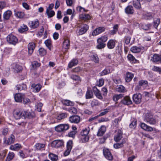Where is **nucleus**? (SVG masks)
Segmentation results:
<instances>
[{"label":"nucleus","instance_id":"1","mask_svg":"<svg viewBox=\"0 0 161 161\" xmlns=\"http://www.w3.org/2000/svg\"><path fill=\"white\" fill-rule=\"evenodd\" d=\"M144 120L152 125H156L158 123V120L150 112L146 113L144 116Z\"/></svg>","mask_w":161,"mask_h":161},{"label":"nucleus","instance_id":"12","mask_svg":"<svg viewBox=\"0 0 161 161\" xmlns=\"http://www.w3.org/2000/svg\"><path fill=\"white\" fill-rule=\"evenodd\" d=\"M142 98V95L140 93L135 94L133 96L134 101L137 104H139L141 102Z\"/></svg>","mask_w":161,"mask_h":161},{"label":"nucleus","instance_id":"30","mask_svg":"<svg viewBox=\"0 0 161 161\" xmlns=\"http://www.w3.org/2000/svg\"><path fill=\"white\" fill-rule=\"evenodd\" d=\"M119 26L118 25L115 24L113 27V30L110 31L109 33L111 35H113L116 34L118 30Z\"/></svg>","mask_w":161,"mask_h":161},{"label":"nucleus","instance_id":"7","mask_svg":"<svg viewBox=\"0 0 161 161\" xmlns=\"http://www.w3.org/2000/svg\"><path fill=\"white\" fill-rule=\"evenodd\" d=\"M73 147V142L69 140L67 143V149L65 151L64 155L65 156L68 155L70 153Z\"/></svg>","mask_w":161,"mask_h":161},{"label":"nucleus","instance_id":"49","mask_svg":"<svg viewBox=\"0 0 161 161\" xmlns=\"http://www.w3.org/2000/svg\"><path fill=\"white\" fill-rule=\"evenodd\" d=\"M44 43L47 48L50 50H51L52 46L51 41L50 39H47L44 42Z\"/></svg>","mask_w":161,"mask_h":161},{"label":"nucleus","instance_id":"10","mask_svg":"<svg viewBox=\"0 0 161 161\" xmlns=\"http://www.w3.org/2000/svg\"><path fill=\"white\" fill-rule=\"evenodd\" d=\"M140 127L142 129L148 131H152L155 130V128H153L152 127L147 125L144 123H141L140 125Z\"/></svg>","mask_w":161,"mask_h":161},{"label":"nucleus","instance_id":"54","mask_svg":"<svg viewBox=\"0 0 161 161\" xmlns=\"http://www.w3.org/2000/svg\"><path fill=\"white\" fill-rule=\"evenodd\" d=\"M116 90L120 92H124L125 91V88L123 86L120 85L117 88Z\"/></svg>","mask_w":161,"mask_h":161},{"label":"nucleus","instance_id":"47","mask_svg":"<svg viewBox=\"0 0 161 161\" xmlns=\"http://www.w3.org/2000/svg\"><path fill=\"white\" fill-rule=\"evenodd\" d=\"M136 120L134 119L129 125L130 128L132 129H135L136 126Z\"/></svg>","mask_w":161,"mask_h":161},{"label":"nucleus","instance_id":"37","mask_svg":"<svg viewBox=\"0 0 161 161\" xmlns=\"http://www.w3.org/2000/svg\"><path fill=\"white\" fill-rule=\"evenodd\" d=\"M133 5L134 7L137 9L141 8V5L140 2L137 0H134L133 2Z\"/></svg>","mask_w":161,"mask_h":161},{"label":"nucleus","instance_id":"6","mask_svg":"<svg viewBox=\"0 0 161 161\" xmlns=\"http://www.w3.org/2000/svg\"><path fill=\"white\" fill-rule=\"evenodd\" d=\"M80 28L78 33L79 35H82L85 33L89 29V26L86 24H82L79 25Z\"/></svg>","mask_w":161,"mask_h":161},{"label":"nucleus","instance_id":"31","mask_svg":"<svg viewBox=\"0 0 161 161\" xmlns=\"http://www.w3.org/2000/svg\"><path fill=\"white\" fill-rule=\"evenodd\" d=\"M35 146L37 150H43L45 149V144H44L37 143L36 144Z\"/></svg>","mask_w":161,"mask_h":161},{"label":"nucleus","instance_id":"32","mask_svg":"<svg viewBox=\"0 0 161 161\" xmlns=\"http://www.w3.org/2000/svg\"><path fill=\"white\" fill-rule=\"evenodd\" d=\"M24 116V118H31L35 116V114L33 112H28L25 111V114Z\"/></svg>","mask_w":161,"mask_h":161},{"label":"nucleus","instance_id":"62","mask_svg":"<svg viewBox=\"0 0 161 161\" xmlns=\"http://www.w3.org/2000/svg\"><path fill=\"white\" fill-rule=\"evenodd\" d=\"M23 103L24 104H29L31 103V101L28 98L25 97L23 98Z\"/></svg>","mask_w":161,"mask_h":161},{"label":"nucleus","instance_id":"26","mask_svg":"<svg viewBox=\"0 0 161 161\" xmlns=\"http://www.w3.org/2000/svg\"><path fill=\"white\" fill-rule=\"evenodd\" d=\"M108 39V37L105 36H102L97 39V42L98 43H104L107 41Z\"/></svg>","mask_w":161,"mask_h":161},{"label":"nucleus","instance_id":"41","mask_svg":"<svg viewBox=\"0 0 161 161\" xmlns=\"http://www.w3.org/2000/svg\"><path fill=\"white\" fill-rule=\"evenodd\" d=\"M144 18L146 19H149L153 18L152 14L151 13L146 12L143 14Z\"/></svg>","mask_w":161,"mask_h":161},{"label":"nucleus","instance_id":"14","mask_svg":"<svg viewBox=\"0 0 161 161\" xmlns=\"http://www.w3.org/2000/svg\"><path fill=\"white\" fill-rule=\"evenodd\" d=\"M105 30V28L104 27H100L96 28L93 31L92 35L93 36H96L102 32H104Z\"/></svg>","mask_w":161,"mask_h":161},{"label":"nucleus","instance_id":"57","mask_svg":"<svg viewBox=\"0 0 161 161\" xmlns=\"http://www.w3.org/2000/svg\"><path fill=\"white\" fill-rule=\"evenodd\" d=\"M14 66H13V68L17 72H19L22 70V68L20 66L17 64H15L14 65Z\"/></svg>","mask_w":161,"mask_h":161},{"label":"nucleus","instance_id":"59","mask_svg":"<svg viewBox=\"0 0 161 161\" xmlns=\"http://www.w3.org/2000/svg\"><path fill=\"white\" fill-rule=\"evenodd\" d=\"M14 156V153H9L7 157L6 161H10L12 159Z\"/></svg>","mask_w":161,"mask_h":161},{"label":"nucleus","instance_id":"34","mask_svg":"<svg viewBox=\"0 0 161 161\" xmlns=\"http://www.w3.org/2000/svg\"><path fill=\"white\" fill-rule=\"evenodd\" d=\"M70 45V41L68 39H66L64 40L63 44V47L67 49L69 48Z\"/></svg>","mask_w":161,"mask_h":161},{"label":"nucleus","instance_id":"18","mask_svg":"<svg viewBox=\"0 0 161 161\" xmlns=\"http://www.w3.org/2000/svg\"><path fill=\"white\" fill-rule=\"evenodd\" d=\"M122 130L119 129L117 134L114 137V140L116 142L119 141L122 138Z\"/></svg>","mask_w":161,"mask_h":161},{"label":"nucleus","instance_id":"4","mask_svg":"<svg viewBox=\"0 0 161 161\" xmlns=\"http://www.w3.org/2000/svg\"><path fill=\"white\" fill-rule=\"evenodd\" d=\"M7 41L9 43L15 45L18 42V40L16 36L11 34L7 36Z\"/></svg>","mask_w":161,"mask_h":161},{"label":"nucleus","instance_id":"53","mask_svg":"<svg viewBox=\"0 0 161 161\" xmlns=\"http://www.w3.org/2000/svg\"><path fill=\"white\" fill-rule=\"evenodd\" d=\"M62 103L64 105L67 106L72 105L73 103L69 100H64L62 101Z\"/></svg>","mask_w":161,"mask_h":161},{"label":"nucleus","instance_id":"39","mask_svg":"<svg viewBox=\"0 0 161 161\" xmlns=\"http://www.w3.org/2000/svg\"><path fill=\"white\" fill-rule=\"evenodd\" d=\"M15 15L19 18H22L25 16V14L21 11H15Z\"/></svg>","mask_w":161,"mask_h":161},{"label":"nucleus","instance_id":"61","mask_svg":"<svg viewBox=\"0 0 161 161\" xmlns=\"http://www.w3.org/2000/svg\"><path fill=\"white\" fill-rule=\"evenodd\" d=\"M152 70L158 72L159 74H161V68L160 67L154 66L152 68Z\"/></svg>","mask_w":161,"mask_h":161},{"label":"nucleus","instance_id":"48","mask_svg":"<svg viewBox=\"0 0 161 161\" xmlns=\"http://www.w3.org/2000/svg\"><path fill=\"white\" fill-rule=\"evenodd\" d=\"M123 96V95L121 94L119 95H115L113 96V99L115 102H116L119 99L122 98Z\"/></svg>","mask_w":161,"mask_h":161},{"label":"nucleus","instance_id":"15","mask_svg":"<svg viewBox=\"0 0 161 161\" xmlns=\"http://www.w3.org/2000/svg\"><path fill=\"white\" fill-rule=\"evenodd\" d=\"M80 118L78 115H74L70 116L69 118V121L72 123L77 124L80 121Z\"/></svg>","mask_w":161,"mask_h":161},{"label":"nucleus","instance_id":"55","mask_svg":"<svg viewBox=\"0 0 161 161\" xmlns=\"http://www.w3.org/2000/svg\"><path fill=\"white\" fill-rule=\"evenodd\" d=\"M160 23V19L158 18L155 19L153 22V26L157 28L158 26Z\"/></svg>","mask_w":161,"mask_h":161},{"label":"nucleus","instance_id":"52","mask_svg":"<svg viewBox=\"0 0 161 161\" xmlns=\"http://www.w3.org/2000/svg\"><path fill=\"white\" fill-rule=\"evenodd\" d=\"M46 13L48 18L53 17L55 14V12L53 10H48V9H47Z\"/></svg>","mask_w":161,"mask_h":161},{"label":"nucleus","instance_id":"46","mask_svg":"<svg viewBox=\"0 0 161 161\" xmlns=\"http://www.w3.org/2000/svg\"><path fill=\"white\" fill-rule=\"evenodd\" d=\"M67 110L70 113L73 114H76L77 112V109L73 107H71L67 109Z\"/></svg>","mask_w":161,"mask_h":161},{"label":"nucleus","instance_id":"22","mask_svg":"<svg viewBox=\"0 0 161 161\" xmlns=\"http://www.w3.org/2000/svg\"><path fill=\"white\" fill-rule=\"evenodd\" d=\"M126 13L128 14H132L134 13V9L133 7L129 5L125 9Z\"/></svg>","mask_w":161,"mask_h":161},{"label":"nucleus","instance_id":"58","mask_svg":"<svg viewBox=\"0 0 161 161\" xmlns=\"http://www.w3.org/2000/svg\"><path fill=\"white\" fill-rule=\"evenodd\" d=\"M31 65L33 69H35L37 67H39L40 66V64L36 61L32 62Z\"/></svg>","mask_w":161,"mask_h":161},{"label":"nucleus","instance_id":"2","mask_svg":"<svg viewBox=\"0 0 161 161\" xmlns=\"http://www.w3.org/2000/svg\"><path fill=\"white\" fill-rule=\"evenodd\" d=\"M25 114V111L22 109H17L14 110L13 115L16 119H19L24 118Z\"/></svg>","mask_w":161,"mask_h":161},{"label":"nucleus","instance_id":"19","mask_svg":"<svg viewBox=\"0 0 161 161\" xmlns=\"http://www.w3.org/2000/svg\"><path fill=\"white\" fill-rule=\"evenodd\" d=\"M15 140V137L14 135L11 134L9 138L4 141V143L7 144L9 145L14 142Z\"/></svg>","mask_w":161,"mask_h":161},{"label":"nucleus","instance_id":"21","mask_svg":"<svg viewBox=\"0 0 161 161\" xmlns=\"http://www.w3.org/2000/svg\"><path fill=\"white\" fill-rule=\"evenodd\" d=\"M106 130V128L104 126H102L99 129L97 134L98 136H102L103 135Z\"/></svg>","mask_w":161,"mask_h":161},{"label":"nucleus","instance_id":"5","mask_svg":"<svg viewBox=\"0 0 161 161\" xmlns=\"http://www.w3.org/2000/svg\"><path fill=\"white\" fill-rule=\"evenodd\" d=\"M69 128V125L67 124L59 125L55 127V130L58 132L63 131L67 130Z\"/></svg>","mask_w":161,"mask_h":161},{"label":"nucleus","instance_id":"8","mask_svg":"<svg viewBox=\"0 0 161 161\" xmlns=\"http://www.w3.org/2000/svg\"><path fill=\"white\" fill-rule=\"evenodd\" d=\"M25 97V95L21 93H16L14 96V99L16 102L21 103L23 98Z\"/></svg>","mask_w":161,"mask_h":161},{"label":"nucleus","instance_id":"64","mask_svg":"<svg viewBox=\"0 0 161 161\" xmlns=\"http://www.w3.org/2000/svg\"><path fill=\"white\" fill-rule=\"evenodd\" d=\"M109 110V109L108 108L105 109L102 112L100 113L98 115L99 117L101 116L106 114L108 112Z\"/></svg>","mask_w":161,"mask_h":161},{"label":"nucleus","instance_id":"20","mask_svg":"<svg viewBox=\"0 0 161 161\" xmlns=\"http://www.w3.org/2000/svg\"><path fill=\"white\" fill-rule=\"evenodd\" d=\"M31 87L33 89V91L34 92H38L40 91L41 88L42 86L39 84H32Z\"/></svg>","mask_w":161,"mask_h":161},{"label":"nucleus","instance_id":"42","mask_svg":"<svg viewBox=\"0 0 161 161\" xmlns=\"http://www.w3.org/2000/svg\"><path fill=\"white\" fill-rule=\"evenodd\" d=\"M127 57L128 60L130 62L134 63H136V60L132 55L129 54L128 55Z\"/></svg>","mask_w":161,"mask_h":161},{"label":"nucleus","instance_id":"13","mask_svg":"<svg viewBox=\"0 0 161 161\" xmlns=\"http://www.w3.org/2000/svg\"><path fill=\"white\" fill-rule=\"evenodd\" d=\"M36 45L33 42H30L27 46L28 49V54L31 55L33 53L35 48Z\"/></svg>","mask_w":161,"mask_h":161},{"label":"nucleus","instance_id":"63","mask_svg":"<svg viewBox=\"0 0 161 161\" xmlns=\"http://www.w3.org/2000/svg\"><path fill=\"white\" fill-rule=\"evenodd\" d=\"M71 78L73 80H75L81 81L80 78L78 76L76 75H72L71 76Z\"/></svg>","mask_w":161,"mask_h":161},{"label":"nucleus","instance_id":"17","mask_svg":"<svg viewBox=\"0 0 161 161\" xmlns=\"http://www.w3.org/2000/svg\"><path fill=\"white\" fill-rule=\"evenodd\" d=\"M116 41L115 40L110 39L108 41L107 43L108 48L112 49L114 48L115 45Z\"/></svg>","mask_w":161,"mask_h":161},{"label":"nucleus","instance_id":"56","mask_svg":"<svg viewBox=\"0 0 161 161\" xmlns=\"http://www.w3.org/2000/svg\"><path fill=\"white\" fill-rule=\"evenodd\" d=\"M39 54L41 56H44L47 53V51L42 48H40L39 49Z\"/></svg>","mask_w":161,"mask_h":161},{"label":"nucleus","instance_id":"29","mask_svg":"<svg viewBox=\"0 0 161 161\" xmlns=\"http://www.w3.org/2000/svg\"><path fill=\"white\" fill-rule=\"evenodd\" d=\"M80 19L86 21L90 19H91V16L88 14H81L80 15Z\"/></svg>","mask_w":161,"mask_h":161},{"label":"nucleus","instance_id":"23","mask_svg":"<svg viewBox=\"0 0 161 161\" xmlns=\"http://www.w3.org/2000/svg\"><path fill=\"white\" fill-rule=\"evenodd\" d=\"M151 60L153 62H157L161 61V55L155 54L151 59Z\"/></svg>","mask_w":161,"mask_h":161},{"label":"nucleus","instance_id":"16","mask_svg":"<svg viewBox=\"0 0 161 161\" xmlns=\"http://www.w3.org/2000/svg\"><path fill=\"white\" fill-rule=\"evenodd\" d=\"M121 102L125 105H130L132 103L130 98L129 96L125 97L123 99L121 100Z\"/></svg>","mask_w":161,"mask_h":161},{"label":"nucleus","instance_id":"35","mask_svg":"<svg viewBox=\"0 0 161 161\" xmlns=\"http://www.w3.org/2000/svg\"><path fill=\"white\" fill-rule=\"evenodd\" d=\"M78 63V61L77 59H73L69 63V68H71L73 66L77 65Z\"/></svg>","mask_w":161,"mask_h":161},{"label":"nucleus","instance_id":"28","mask_svg":"<svg viewBox=\"0 0 161 161\" xmlns=\"http://www.w3.org/2000/svg\"><path fill=\"white\" fill-rule=\"evenodd\" d=\"M39 22L38 19H35L31 22L30 26L33 28H37L39 25Z\"/></svg>","mask_w":161,"mask_h":161},{"label":"nucleus","instance_id":"60","mask_svg":"<svg viewBox=\"0 0 161 161\" xmlns=\"http://www.w3.org/2000/svg\"><path fill=\"white\" fill-rule=\"evenodd\" d=\"M43 104L41 103H38L36 105V109L38 112H41V108L42 107Z\"/></svg>","mask_w":161,"mask_h":161},{"label":"nucleus","instance_id":"27","mask_svg":"<svg viewBox=\"0 0 161 161\" xmlns=\"http://www.w3.org/2000/svg\"><path fill=\"white\" fill-rule=\"evenodd\" d=\"M22 148L21 145L17 143L14 145H11L10 147V149L13 150H18Z\"/></svg>","mask_w":161,"mask_h":161},{"label":"nucleus","instance_id":"50","mask_svg":"<svg viewBox=\"0 0 161 161\" xmlns=\"http://www.w3.org/2000/svg\"><path fill=\"white\" fill-rule=\"evenodd\" d=\"M111 72L109 69H106L102 71L100 73V76H102L110 73Z\"/></svg>","mask_w":161,"mask_h":161},{"label":"nucleus","instance_id":"38","mask_svg":"<svg viewBox=\"0 0 161 161\" xmlns=\"http://www.w3.org/2000/svg\"><path fill=\"white\" fill-rule=\"evenodd\" d=\"M125 142V140L123 139L122 142L121 143L115 144L114 145V147L116 149H118L122 147L123 146V144Z\"/></svg>","mask_w":161,"mask_h":161},{"label":"nucleus","instance_id":"40","mask_svg":"<svg viewBox=\"0 0 161 161\" xmlns=\"http://www.w3.org/2000/svg\"><path fill=\"white\" fill-rule=\"evenodd\" d=\"M141 50L140 48L139 47L134 46L130 48V51L133 53H137L140 52Z\"/></svg>","mask_w":161,"mask_h":161},{"label":"nucleus","instance_id":"9","mask_svg":"<svg viewBox=\"0 0 161 161\" xmlns=\"http://www.w3.org/2000/svg\"><path fill=\"white\" fill-rule=\"evenodd\" d=\"M64 145V142L61 140H55L53 141L52 143L51 146L54 147H59Z\"/></svg>","mask_w":161,"mask_h":161},{"label":"nucleus","instance_id":"24","mask_svg":"<svg viewBox=\"0 0 161 161\" xmlns=\"http://www.w3.org/2000/svg\"><path fill=\"white\" fill-rule=\"evenodd\" d=\"M133 76L134 75L132 73L129 72H127L125 78L126 81L127 82L130 81L133 77Z\"/></svg>","mask_w":161,"mask_h":161},{"label":"nucleus","instance_id":"33","mask_svg":"<svg viewBox=\"0 0 161 161\" xmlns=\"http://www.w3.org/2000/svg\"><path fill=\"white\" fill-rule=\"evenodd\" d=\"M28 30L27 26L24 24L22 25L18 29V31L19 32L22 33Z\"/></svg>","mask_w":161,"mask_h":161},{"label":"nucleus","instance_id":"36","mask_svg":"<svg viewBox=\"0 0 161 161\" xmlns=\"http://www.w3.org/2000/svg\"><path fill=\"white\" fill-rule=\"evenodd\" d=\"M16 87L17 88L16 89L18 90L21 91L23 90H25L26 89V86L24 84L21 85H17Z\"/></svg>","mask_w":161,"mask_h":161},{"label":"nucleus","instance_id":"45","mask_svg":"<svg viewBox=\"0 0 161 161\" xmlns=\"http://www.w3.org/2000/svg\"><path fill=\"white\" fill-rule=\"evenodd\" d=\"M67 117V114L66 113L60 114L57 117V119L58 120H60L63 119Z\"/></svg>","mask_w":161,"mask_h":161},{"label":"nucleus","instance_id":"44","mask_svg":"<svg viewBox=\"0 0 161 161\" xmlns=\"http://www.w3.org/2000/svg\"><path fill=\"white\" fill-rule=\"evenodd\" d=\"M93 93L92 92L89 90H87L86 95V99H90L93 98Z\"/></svg>","mask_w":161,"mask_h":161},{"label":"nucleus","instance_id":"25","mask_svg":"<svg viewBox=\"0 0 161 161\" xmlns=\"http://www.w3.org/2000/svg\"><path fill=\"white\" fill-rule=\"evenodd\" d=\"M12 13L11 11L7 10L5 11L3 14V18L5 20L8 19L11 15H12Z\"/></svg>","mask_w":161,"mask_h":161},{"label":"nucleus","instance_id":"43","mask_svg":"<svg viewBox=\"0 0 161 161\" xmlns=\"http://www.w3.org/2000/svg\"><path fill=\"white\" fill-rule=\"evenodd\" d=\"M48 156L52 161H56L58 159V156L52 153H49Z\"/></svg>","mask_w":161,"mask_h":161},{"label":"nucleus","instance_id":"3","mask_svg":"<svg viewBox=\"0 0 161 161\" xmlns=\"http://www.w3.org/2000/svg\"><path fill=\"white\" fill-rule=\"evenodd\" d=\"M89 131L86 129L82 130L80 133L81 140L82 142H86L89 140V137L88 135Z\"/></svg>","mask_w":161,"mask_h":161},{"label":"nucleus","instance_id":"11","mask_svg":"<svg viewBox=\"0 0 161 161\" xmlns=\"http://www.w3.org/2000/svg\"><path fill=\"white\" fill-rule=\"evenodd\" d=\"M103 153L105 157L108 160H110L113 159V156L108 149H104Z\"/></svg>","mask_w":161,"mask_h":161},{"label":"nucleus","instance_id":"51","mask_svg":"<svg viewBox=\"0 0 161 161\" xmlns=\"http://www.w3.org/2000/svg\"><path fill=\"white\" fill-rule=\"evenodd\" d=\"M91 105L92 107L98 106L100 105V103L97 100L94 99L91 102Z\"/></svg>","mask_w":161,"mask_h":161}]
</instances>
